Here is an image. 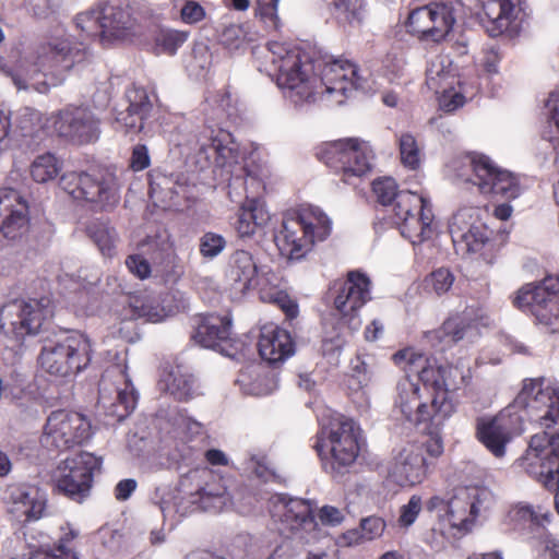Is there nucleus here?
<instances>
[{"label": "nucleus", "mask_w": 559, "mask_h": 559, "mask_svg": "<svg viewBox=\"0 0 559 559\" xmlns=\"http://www.w3.org/2000/svg\"><path fill=\"white\" fill-rule=\"evenodd\" d=\"M316 438L313 448L318 455L329 454L331 468L337 474L355 464L365 444L359 424L340 413H333L322 421Z\"/></svg>", "instance_id": "5"}, {"label": "nucleus", "mask_w": 559, "mask_h": 559, "mask_svg": "<svg viewBox=\"0 0 559 559\" xmlns=\"http://www.w3.org/2000/svg\"><path fill=\"white\" fill-rule=\"evenodd\" d=\"M28 204L19 191L0 189V234L9 239L21 238L28 229Z\"/></svg>", "instance_id": "22"}, {"label": "nucleus", "mask_w": 559, "mask_h": 559, "mask_svg": "<svg viewBox=\"0 0 559 559\" xmlns=\"http://www.w3.org/2000/svg\"><path fill=\"white\" fill-rule=\"evenodd\" d=\"M86 233L104 257L111 258L116 254L115 242L117 233L108 223L102 221L92 222L87 225Z\"/></svg>", "instance_id": "39"}, {"label": "nucleus", "mask_w": 559, "mask_h": 559, "mask_svg": "<svg viewBox=\"0 0 559 559\" xmlns=\"http://www.w3.org/2000/svg\"><path fill=\"white\" fill-rule=\"evenodd\" d=\"M206 17V11L202 4L194 0H187L180 9V21L187 25H195Z\"/></svg>", "instance_id": "54"}, {"label": "nucleus", "mask_w": 559, "mask_h": 559, "mask_svg": "<svg viewBox=\"0 0 559 559\" xmlns=\"http://www.w3.org/2000/svg\"><path fill=\"white\" fill-rule=\"evenodd\" d=\"M424 509L423 498L419 495H412L408 501L399 509L396 525L399 528L408 531L417 521Z\"/></svg>", "instance_id": "48"}, {"label": "nucleus", "mask_w": 559, "mask_h": 559, "mask_svg": "<svg viewBox=\"0 0 559 559\" xmlns=\"http://www.w3.org/2000/svg\"><path fill=\"white\" fill-rule=\"evenodd\" d=\"M462 167L471 171L472 176L457 169V177L464 182H472L481 194L510 201L516 199L522 192L519 178L512 173L499 168L485 154H467L462 159Z\"/></svg>", "instance_id": "10"}, {"label": "nucleus", "mask_w": 559, "mask_h": 559, "mask_svg": "<svg viewBox=\"0 0 559 559\" xmlns=\"http://www.w3.org/2000/svg\"><path fill=\"white\" fill-rule=\"evenodd\" d=\"M190 33L173 28H160L154 35V50L156 53L173 56L187 41Z\"/></svg>", "instance_id": "41"}, {"label": "nucleus", "mask_w": 559, "mask_h": 559, "mask_svg": "<svg viewBox=\"0 0 559 559\" xmlns=\"http://www.w3.org/2000/svg\"><path fill=\"white\" fill-rule=\"evenodd\" d=\"M253 290H257L261 301L269 304L274 302L280 297V294L285 292L280 288L277 276L272 272L259 273Z\"/></svg>", "instance_id": "47"}, {"label": "nucleus", "mask_w": 559, "mask_h": 559, "mask_svg": "<svg viewBox=\"0 0 559 559\" xmlns=\"http://www.w3.org/2000/svg\"><path fill=\"white\" fill-rule=\"evenodd\" d=\"M522 431L520 416L499 413L493 417H480L476 421L477 440L496 457L506 454L507 445Z\"/></svg>", "instance_id": "17"}, {"label": "nucleus", "mask_w": 559, "mask_h": 559, "mask_svg": "<svg viewBox=\"0 0 559 559\" xmlns=\"http://www.w3.org/2000/svg\"><path fill=\"white\" fill-rule=\"evenodd\" d=\"M489 493H477L473 499H462L454 497L450 500V508L447 519L451 526L461 531H469L474 525L477 516L481 511L489 508L488 503Z\"/></svg>", "instance_id": "32"}, {"label": "nucleus", "mask_w": 559, "mask_h": 559, "mask_svg": "<svg viewBox=\"0 0 559 559\" xmlns=\"http://www.w3.org/2000/svg\"><path fill=\"white\" fill-rule=\"evenodd\" d=\"M103 3L85 12L76 14V27L87 37L98 36L103 40Z\"/></svg>", "instance_id": "42"}, {"label": "nucleus", "mask_w": 559, "mask_h": 559, "mask_svg": "<svg viewBox=\"0 0 559 559\" xmlns=\"http://www.w3.org/2000/svg\"><path fill=\"white\" fill-rule=\"evenodd\" d=\"M270 221V214L257 199H246L231 223L241 240L252 239Z\"/></svg>", "instance_id": "30"}, {"label": "nucleus", "mask_w": 559, "mask_h": 559, "mask_svg": "<svg viewBox=\"0 0 559 559\" xmlns=\"http://www.w3.org/2000/svg\"><path fill=\"white\" fill-rule=\"evenodd\" d=\"M512 305L531 313L539 324L555 333L559 319V276L549 275L539 282L524 284L514 294Z\"/></svg>", "instance_id": "11"}, {"label": "nucleus", "mask_w": 559, "mask_h": 559, "mask_svg": "<svg viewBox=\"0 0 559 559\" xmlns=\"http://www.w3.org/2000/svg\"><path fill=\"white\" fill-rule=\"evenodd\" d=\"M433 213L428 200L423 195L402 190L393 202V222L402 236L412 243H420L430 238Z\"/></svg>", "instance_id": "13"}, {"label": "nucleus", "mask_w": 559, "mask_h": 559, "mask_svg": "<svg viewBox=\"0 0 559 559\" xmlns=\"http://www.w3.org/2000/svg\"><path fill=\"white\" fill-rule=\"evenodd\" d=\"M79 536V533L68 527L66 532L60 536L57 545L50 552H46L44 556L46 559H79L76 552L72 548V543Z\"/></svg>", "instance_id": "51"}, {"label": "nucleus", "mask_w": 559, "mask_h": 559, "mask_svg": "<svg viewBox=\"0 0 559 559\" xmlns=\"http://www.w3.org/2000/svg\"><path fill=\"white\" fill-rule=\"evenodd\" d=\"M60 186L74 202L96 213L111 212L121 199L119 178L109 168L66 173Z\"/></svg>", "instance_id": "6"}, {"label": "nucleus", "mask_w": 559, "mask_h": 559, "mask_svg": "<svg viewBox=\"0 0 559 559\" xmlns=\"http://www.w3.org/2000/svg\"><path fill=\"white\" fill-rule=\"evenodd\" d=\"M133 314L138 318H145L151 322L160 321V314L151 306L142 304L141 307H133Z\"/></svg>", "instance_id": "64"}, {"label": "nucleus", "mask_w": 559, "mask_h": 559, "mask_svg": "<svg viewBox=\"0 0 559 559\" xmlns=\"http://www.w3.org/2000/svg\"><path fill=\"white\" fill-rule=\"evenodd\" d=\"M16 390H20V385L15 383L13 374L0 378V400L4 399H16Z\"/></svg>", "instance_id": "63"}, {"label": "nucleus", "mask_w": 559, "mask_h": 559, "mask_svg": "<svg viewBox=\"0 0 559 559\" xmlns=\"http://www.w3.org/2000/svg\"><path fill=\"white\" fill-rule=\"evenodd\" d=\"M198 495L204 509H222L229 500L227 489L221 480L206 483L198 490Z\"/></svg>", "instance_id": "43"}, {"label": "nucleus", "mask_w": 559, "mask_h": 559, "mask_svg": "<svg viewBox=\"0 0 559 559\" xmlns=\"http://www.w3.org/2000/svg\"><path fill=\"white\" fill-rule=\"evenodd\" d=\"M151 165V156L145 144H136L132 147L129 159V168L134 171H142Z\"/></svg>", "instance_id": "55"}, {"label": "nucleus", "mask_w": 559, "mask_h": 559, "mask_svg": "<svg viewBox=\"0 0 559 559\" xmlns=\"http://www.w3.org/2000/svg\"><path fill=\"white\" fill-rule=\"evenodd\" d=\"M41 326L39 311L31 304L13 301L0 308V330L16 338L38 333Z\"/></svg>", "instance_id": "25"}, {"label": "nucleus", "mask_w": 559, "mask_h": 559, "mask_svg": "<svg viewBox=\"0 0 559 559\" xmlns=\"http://www.w3.org/2000/svg\"><path fill=\"white\" fill-rule=\"evenodd\" d=\"M483 12L481 22L486 32L497 37L510 29L518 10L514 0H485Z\"/></svg>", "instance_id": "31"}, {"label": "nucleus", "mask_w": 559, "mask_h": 559, "mask_svg": "<svg viewBox=\"0 0 559 559\" xmlns=\"http://www.w3.org/2000/svg\"><path fill=\"white\" fill-rule=\"evenodd\" d=\"M282 523L293 533L317 528L314 508L308 500L292 498L284 504Z\"/></svg>", "instance_id": "34"}, {"label": "nucleus", "mask_w": 559, "mask_h": 559, "mask_svg": "<svg viewBox=\"0 0 559 559\" xmlns=\"http://www.w3.org/2000/svg\"><path fill=\"white\" fill-rule=\"evenodd\" d=\"M128 107L118 111L115 117L116 129L124 133H139L144 128V121L150 116L153 104L144 87L133 84L126 92Z\"/></svg>", "instance_id": "26"}, {"label": "nucleus", "mask_w": 559, "mask_h": 559, "mask_svg": "<svg viewBox=\"0 0 559 559\" xmlns=\"http://www.w3.org/2000/svg\"><path fill=\"white\" fill-rule=\"evenodd\" d=\"M258 274L253 255L247 250H236L225 272V290L229 298L234 301L243 299L253 290Z\"/></svg>", "instance_id": "20"}, {"label": "nucleus", "mask_w": 559, "mask_h": 559, "mask_svg": "<svg viewBox=\"0 0 559 559\" xmlns=\"http://www.w3.org/2000/svg\"><path fill=\"white\" fill-rule=\"evenodd\" d=\"M267 49L278 87L296 105L313 99L318 79L324 87L320 93L336 104H343L348 93L359 86L358 68L349 60L322 62L302 48L281 41H270Z\"/></svg>", "instance_id": "2"}, {"label": "nucleus", "mask_w": 559, "mask_h": 559, "mask_svg": "<svg viewBox=\"0 0 559 559\" xmlns=\"http://www.w3.org/2000/svg\"><path fill=\"white\" fill-rule=\"evenodd\" d=\"M119 377L123 380V388H119L117 390V400L114 404L115 407H121V412H117V416L119 419L126 418L129 416L136 405V393L135 390L130 381L128 379L124 371H119Z\"/></svg>", "instance_id": "45"}, {"label": "nucleus", "mask_w": 559, "mask_h": 559, "mask_svg": "<svg viewBox=\"0 0 559 559\" xmlns=\"http://www.w3.org/2000/svg\"><path fill=\"white\" fill-rule=\"evenodd\" d=\"M514 403L542 429L531 437L520 465L552 492L559 513V386L545 377L525 379Z\"/></svg>", "instance_id": "3"}, {"label": "nucleus", "mask_w": 559, "mask_h": 559, "mask_svg": "<svg viewBox=\"0 0 559 559\" xmlns=\"http://www.w3.org/2000/svg\"><path fill=\"white\" fill-rule=\"evenodd\" d=\"M320 521L325 525H338L342 523L344 516L341 510L332 506H324L319 512Z\"/></svg>", "instance_id": "61"}, {"label": "nucleus", "mask_w": 559, "mask_h": 559, "mask_svg": "<svg viewBox=\"0 0 559 559\" xmlns=\"http://www.w3.org/2000/svg\"><path fill=\"white\" fill-rule=\"evenodd\" d=\"M474 323L473 311L466 308L462 312H455L448 317L440 328L428 334V337L431 342L438 341L444 346H452L464 338Z\"/></svg>", "instance_id": "33"}, {"label": "nucleus", "mask_w": 559, "mask_h": 559, "mask_svg": "<svg viewBox=\"0 0 559 559\" xmlns=\"http://www.w3.org/2000/svg\"><path fill=\"white\" fill-rule=\"evenodd\" d=\"M102 14L103 41L127 40L139 33L138 17L127 0H107Z\"/></svg>", "instance_id": "19"}, {"label": "nucleus", "mask_w": 559, "mask_h": 559, "mask_svg": "<svg viewBox=\"0 0 559 559\" xmlns=\"http://www.w3.org/2000/svg\"><path fill=\"white\" fill-rule=\"evenodd\" d=\"M62 163L52 153L38 155L31 165V176L39 183L53 180L60 173Z\"/></svg>", "instance_id": "40"}, {"label": "nucleus", "mask_w": 559, "mask_h": 559, "mask_svg": "<svg viewBox=\"0 0 559 559\" xmlns=\"http://www.w3.org/2000/svg\"><path fill=\"white\" fill-rule=\"evenodd\" d=\"M7 499L25 520L37 521L46 513L47 500L39 488L27 484H14L7 488Z\"/></svg>", "instance_id": "29"}, {"label": "nucleus", "mask_w": 559, "mask_h": 559, "mask_svg": "<svg viewBox=\"0 0 559 559\" xmlns=\"http://www.w3.org/2000/svg\"><path fill=\"white\" fill-rule=\"evenodd\" d=\"M316 156L326 167L341 176L344 183H353L371 170L373 152L368 142L359 138H344L322 143Z\"/></svg>", "instance_id": "8"}, {"label": "nucleus", "mask_w": 559, "mask_h": 559, "mask_svg": "<svg viewBox=\"0 0 559 559\" xmlns=\"http://www.w3.org/2000/svg\"><path fill=\"white\" fill-rule=\"evenodd\" d=\"M102 464V457L85 451L64 459L57 466L55 488L70 500L83 502L91 495L94 475Z\"/></svg>", "instance_id": "12"}, {"label": "nucleus", "mask_w": 559, "mask_h": 559, "mask_svg": "<svg viewBox=\"0 0 559 559\" xmlns=\"http://www.w3.org/2000/svg\"><path fill=\"white\" fill-rule=\"evenodd\" d=\"M280 0H257L255 14L271 29L280 31L282 27L281 20L277 14Z\"/></svg>", "instance_id": "53"}, {"label": "nucleus", "mask_w": 559, "mask_h": 559, "mask_svg": "<svg viewBox=\"0 0 559 559\" xmlns=\"http://www.w3.org/2000/svg\"><path fill=\"white\" fill-rule=\"evenodd\" d=\"M328 3L340 24L359 25L367 13L365 0H328Z\"/></svg>", "instance_id": "38"}, {"label": "nucleus", "mask_w": 559, "mask_h": 559, "mask_svg": "<svg viewBox=\"0 0 559 559\" xmlns=\"http://www.w3.org/2000/svg\"><path fill=\"white\" fill-rule=\"evenodd\" d=\"M396 181L391 177H382L372 181V192L377 202L382 205L392 204L400 191Z\"/></svg>", "instance_id": "52"}, {"label": "nucleus", "mask_w": 559, "mask_h": 559, "mask_svg": "<svg viewBox=\"0 0 559 559\" xmlns=\"http://www.w3.org/2000/svg\"><path fill=\"white\" fill-rule=\"evenodd\" d=\"M455 24L454 9L444 2H431L412 10L406 21L409 34L419 40L440 43Z\"/></svg>", "instance_id": "15"}, {"label": "nucleus", "mask_w": 559, "mask_h": 559, "mask_svg": "<svg viewBox=\"0 0 559 559\" xmlns=\"http://www.w3.org/2000/svg\"><path fill=\"white\" fill-rule=\"evenodd\" d=\"M136 481L132 478L120 480L115 487L116 499L119 501L129 499L133 491L136 489Z\"/></svg>", "instance_id": "62"}, {"label": "nucleus", "mask_w": 559, "mask_h": 559, "mask_svg": "<svg viewBox=\"0 0 559 559\" xmlns=\"http://www.w3.org/2000/svg\"><path fill=\"white\" fill-rule=\"evenodd\" d=\"M92 343L79 332L47 338L37 361L40 368L56 378H71L85 370L92 361Z\"/></svg>", "instance_id": "7"}, {"label": "nucleus", "mask_w": 559, "mask_h": 559, "mask_svg": "<svg viewBox=\"0 0 559 559\" xmlns=\"http://www.w3.org/2000/svg\"><path fill=\"white\" fill-rule=\"evenodd\" d=\"M508 516L515 526H528L531 528L545 527L551 522V514L542 507L535 509L527 503H518L513 506Z\"/></svg>", "instance_id": "37"}, {"label": "nucleus", "mask_w": 559, "mask_h": 559, "mask_svg": "<svg viewBox=\"0 0 559 559\" xmlns=\"http://www.w3.org/2000/svg\"><path fill=\"white\" fill-rule=\"evenodd\" d=\"M332 222L318 206L301 205L287 212L274 241L281 254L301 259L331 235Z\"/></svg>", "instance_id": "4"}, {"label": "nucleus", "mask_w": 559, "mask_h": 559, "mask_svg": "<svg viewBox=\"0 0 559 559\" xmlns=\"http://www.w3.org/2000/svg\"><path fill=\"white\" fill-rule=\"evenodd\" d=\"M129 272L140 280L148 278L152 272L150 262L141 254H131L126 259Z\"/></svg>", "instance_id": "57"}, {"label": "nucleus", "mask_w": 559, "mask_h": 559, "mask_svg": "<svg viewBox=\"0 0 559 559\" xmlns=\"http://www.w3.org/2000/svg\"><path fill=\"white\" fill-rule=\"evenodd\" d=\"M227 241L221 234L214 231L204 233L199 240L200 254L207 260L219 255L226 248Z\"/></svg>", "instance_id": "50"}, {"label": "nucleus", "mask_w": 559, "mask_h": 559, "mask_svg": "<svg viewBox=\"0 0 559 559\" xmlns=\"http://www.w3.org/2000/svg\"><path fill=\"white\" fill-rule=\"evenodd\" d=\"M81 45L67 37H56L43 44L38 50V66L47 76L60 78L74 64L85 59L86 52Z\"/></svg>", "instance_id": "18"}, {"label": "nucleus", "mask_w": 559, "mask_h": 559, "mask_svg": "<svg viewBox=\"0 0 559 559\" xmlns=\"http://www.w3.org/2000/svg\"><path fill=\"white\" fill-rule=\"evenodd\" d=\"M430 463L417 445L402 449L388 469V478L400 487L421 484L428 476Z\"/></svg>", "instance_id": "23"}, {"label": "nucleus", "mask_w": 559, "mask_h": 559, "mask_svg": "<svg viewBox=\"0 0 559 559\" xmlns=\"http://www.w3.org/2000/svg\"><path fill=\"white\" fill-rule=\"evenodd\" d=\"M465 104V96L454 90L444 91L439 98V107L444 112H453Z\"/></svg>", "instance_id": "58"}, {"label": "nucleus", "mask_w": 559, "mask_h": 559, "mask_svg": "<svg viewBox=\"0 0 559 559\" xmlns=\"http://www.w3.org/2000/svg\"><path fill=\"white\" fill-rule=\"evenodd\" d=\"M49 120L56 135L74 145L94 143L100 135V120L87 106L67 105Z\"/></svg>", "instance_id": "14"}, {"label": "nucleus", "mask_w": 559, "mask_h": 559, "mask_svg": "<svg viewBox=\"0 0 559 559\" xmlns=\"http://www.w3.org/2000/svg\"><path fill=\"white\" fill-rule=\"evenodd\" d=\"M148 194L152 199L163 203L165 206L175 204L180 185L174 175H166L155 168L148 171Z\"/></svg>", "instance_id": "36"}, {"label": "nucleus", "mask_w": 559, "mask_h": 559, "mask_svg": "<svg viewBox=\"0 0 559 559\" xmlns=\"http://www.w3.org/2000/svg\"><path fill=\"white\" fill-rule=\"evenodd\" d=\"M272 304L277 306L285 313V317L288 320L297 318L299 313L298 304L292 299L286 292L280 294V297H277V299Z\"/></svg>", "instance_id": "60"}, {"label": "nucleus", "mask_w": 559, "mask_h": 559, "mask_svg": "<svg viewBox=\"0 0 559 559\" xmlns=\"http://www.w3.org/2000/svg\"><path fill=\"white\" fill-rule=\"evenodd\" d=\"M393 359L396 364L407 360L409 370L413 365L425 362L418 371L417 382L408 377L399 382L396 405L409 423L423 425L428 431L427 440L419 448L430 457L438 459L443 453L439 430L456 411L452 393L465 384L464 372L453 365H432L424 355L409 349L399 350Z\"/></svg>", "instance_id": "1"}, {"label": "nucleus", "mask_w": 559, "mask_h": 559, "mask_svg": "<svg viewBox=\"0 0 559 559\" xmlns=\"http://www.w3.org/2000/svg\"><path fill=\"white\" fill-rule=\"evenodd\" d=\"M92 436L90 420L81 413L58 409L51 412L45 425L46 442L59 451L81 445Z\"/></svg>", "instance_id": "16"}, {"label": "nucleus", "mask_w": 559, "mask_h": 559, "mask_svg": "<svg viewBox=\"0 0 559 559\" xmlns=\"http://www.w3.org/2000/svg\"><path fill=\"white\" fill-rule=\"evenodd\" d=\"M455 277L449 269L439 267L425 277V289L442 296L451 289Z\"/></svg>", "instance_id": "49"}, {"label": "nucleus", "mask_w": 559, "mask_h": 559, "mask_svg": "<svg viewBox=\"0 0 559 559\" xmlns=\"http://www.w3.org/2000/svg\"><path fill=\"white\" fill-rule=\"evenodd\" d=\"M509 235L504 231H495L486 224H473L461 236L466 252L475 255L487 265H492L508 241Z\"/></svg>", "instance_id": "24"}, {"label": "nucleus", "mask_w": 559, "mask_h": 559, "mask_svg": "<svg viewBox=\"0 0 559 559\" xmlns=\"http://www.w3.org/2000/svg\"><path fill=\"white\" fill-rule=\"evenodd\" d=\"M543 115L549 128V130L545 129L543 131V138L552 142L556 139V134L559 133V93L556 91L549 93L544 105Z\"/></svg>", "instance_id": "46"}, {"label": "nucleus", "mask_w": 559, "mask_h": 559, "mask_svg": "<svg viewBox=\"0 0 559 559\" xmlns=\"http://www.w3.org/2000/svg\"><path fill=\"white\" fill-rule=\"evenodd\" d=\"M195 151L213 160L216 166L225 167L237 162L239 150L233 134L222 128L204 126L195 135Z\"/></svg>", "instance_id": "21"}, {"label": "nucleus", "mask_w": 559, "mask_h": 559, "mask_svg": "<svg viewBox=\"0 0 559 559\" xmlns=\"http://www.w3.org/2000/svg\"><path fill=\"white\" fill-rule=\"evenodd\" d=\"M539 545L540 550L537 559H559V545L551 535H542Z\"/></svg>", "instance_id": "59"}, {"label": "nucleus", "mask_w": 559, "mask_h": 559, "mask_svg": "<svg viewBox=\"0 0 559 559\" xmlns=\"http://www.w3.org/2000/svg\"><path fill=\"white\" fill-rule=\"evenodd\" d=\"M371 278L361 270H350L344 277L333 281L329 287V297L338 314V323L350 333L361 325L360 310L372 299Z\"/></svg>", "instance_id": "9"}, {"label": "nucleus", "mask_w": 559, "mask_h": 559, "mask_svg": "<svg viewBox=\"0 0 559 559\" xmlns=\"http://www.w3.org/2000/svg\"><path fill=\"white\" fill-rule=\"evenodd\" d=\"M167 391L175 400L187 402L200 395V385L192 373L180 366L171 368L166 379Z\"/></svg>", "instance_id": "35"}, {"label": "nucleus", "mask_w": 559, "mask_h": 559, "mask_svg": "<svg viewBox=\"0 0 559 559\" xmlns=\"http://www.w3.org/2000/svg\"><path fill=\"white\" fill-rule=\"evenodd\" d=\"M401 163L404 167L416 170L420 166V148L416 138L409 133H402L399 139Z\"/></svg>", "instance_id": "44"}, {"label": "nucleus", "mask_w": 559, "mask_h": 559, "mask_svg": "<svg viewBox=\"0 0 559 559\" xmlns=\"http://www.w3.org/2000/svg\"><path fill=\"white\" fill-rule=\"evenodd\" d=\"M231 320L225 316L200 314L195 318L192 340L203 347L222 348L230 340Z\"/></svg>", "instance_id": "28"}, {"label": "nucleus", "mask_w": 559, "mask_h": 559, "mask_svg": "<svg viewBox=\"0 0 559 559\" xmlns=\"http://www.w3.org/2000/svg\"><path fill=\"white\" fill-rule=\"evenodd\" d=\"M258 352L262 360L274 366L294 355L295 342L287 330L272 323L265 324L259 335Z\"/></svg>", "instance_id": "27"}, {"label": "nucleus", "mask_w": 559, "mask_h": 559, "mask_svg": "<svg viewBox=\"0 0 559 559\" xmlns=\"http://www.w3.org/2000/svg\"><path fill=\"white\" fill-rule=\"evenodd\" d=\"M385 526V521L376 515L365 518L360 522L362 537L369 540L380 537L383 534Z\"/></svg>", "instance_id": "56"}]
</instances>
